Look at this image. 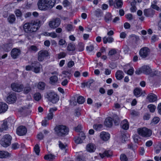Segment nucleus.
<instances>
[{
	"mask_svg": "<svg viewBox=\"0 0 161 161\" xmlns=\"http://www.w3.org/2000/svg\"><path fill=\"white\" fill-rule=\"evenodd\" d=\"M57 110V108L56 107L50 108L49 110V113L48 114L45 119L48 120L52 119L53 116V112L56 111Z\"/></svg>",
	"mask_w": 161,
	"mask_h": 161,
	"instance_id": "obj_18",
	"label": "nucleus"
},
{
	"mask_svg": "<svg viewBox=\"0 0 161 161\" xmlns=\"http://www.w3.org/2000/svg\"><path fill=\"white\" fill-rule=\"evenodd\" d=\"M127 138L125 134H123L122 135V140L123 142H125L127 140Z\"/></svg>",
	"mask_w": 161,
	"mask_h": 161,
	"instance_id": "obj_64",
	"label": "nucleus"
},
{
	"mask_svg": "<svg viewBox=\"0 0 161 161\" xmlns=\"http://www.w3.org/2000/svg\"><path fill=\"white\" fill-rule=\"evenodd\" d=\"M147 108L149 109L150 112L152 113L154 112L156 108V106L153 104L148 105L147 106Z\"/></svg>",
	"mask_w": 161,
	"mask_h": 161,
	"instance_id": "obj_38",
	"label": "nucleus"
},
{
	"mask_svg": "<svg viewBox=\"0 0 161 161\" xmlns=\"http://www.w3.org/2000/svg\"><path fill=\"white\" fill-rule=\"evenodd\" d=\"M87 150L90 152H92L94 151L96 149L95 145L92 143H90L86 146Z\"/></svg>",
	"mask_w": 161,
	"mask_h": 161,
	"instance_id": "obj_27",
	"label": "nucleus"
},
{
	"mask_svg": "<svg viewBox=\"0 0 161 161\" xmlns=\"http://www.w3.org/2000/svg\"><path fill=\"white\" fill-rule=\"evenodd\" d=\"M7 122L6 121H4L3 122L1 126V129H2V131L4 130H6L8 127L7 125Z\"/></svg>",
	"mask_w": 161,
	"mask_h": 161,
	"instance_id": "obj_44",
	"label": "nucleus"
},
{
	"mask_svg": "<svg viewBox=\"0 0 161 161\" xmlns=\"http://www.w3.org/2000/svg\"><path fill=\"white\" fill-rule=\"evenodd\" d=\"M63 4L64 7H66L69 5L70 3L67 0H64L63 2Z\"/></svg>",
	"mask_w": 161,
	"mask_h": 161,
	"instance_id": "obj_63",
	"label": "nucleus"
},
{
	"mask_svg": "<svg viewBox=\"0 0 161 161\" xmlns=\"http://www.w3.org/2000/svg\"><path fill=\"white\" fill-rule=\"evenodd\" d=\"M38 48L35 46L32 45L30 46L28 49L29 51L36 52L38 50Z\"/></svg>",
	"mask_w": 161,
	"mask_h": 161,
	"instance_id": "obj_35",
	"label": "nucleus"
},
{
	"mask_svg": "<svg viewBox=\"0 0 161 161\" xmlns=\"http://www.w3.org/2000/svg\"><path fill=\"white\" fill-rule=\"evenodd\" d=\"M15 20V15L14 14H12L9 15L8 18V22L10 24H13Z\"/></svg>",
	"mask_w": 161,
	"mask_h": 161,
	"instance_id": "obj_34",
	"label": "nucleus"
},
{
	"mask_svg": "<svg viewBox=\"0 0 161 161\" xmlns=\"http://www.w3.org/2000/svg\"><path fill=\"white\" fill-rule=\"evenodd\" d=\"M104 124L108 127H111L113 125V120L112 118L108 117L106 118L104 121Z\"/></svg>",
	"mask_w": 161,
	"mask_h": 161,
	"instance_id": "obj_19",
	"label": "nucleus"
},
{
	"mask_svg": "<svg viewBox=\"0 0 161 161\" xmlns=\"http://www.w3.org/2000/svg\"><path fill=\"white\" fill-rule=\"evenodd\" d=\"M112 19V15L110 13H107L105 16V20L106 22H108Z\"/></svg>",
	"mask_w": 161,
	"mask_h": 161,
	"instance_id": "obj_40",
	"label": "nucleus"
},
{
	"mask_svg": "<svg viewBox=\"0 0 161 161\" xmlns=\"http://www.w3.org/2000/svg\"><path fill=\"white\" fill-rule=\"evenodd\" d=\"M160 73V72L157 70H155L153 73L151 74L150 75L151 77H153L155 75H159Z\"/></svg>",
	"mask_w": 161,
	"mask_h": 161,
	"instance_id": "obj_59",
	"label": "nucleus"
},
{
	"mask_svg": "<svg viewBox=\"0 0 161 161\" xmlns=\"http://www.w3.org/2000/svg\"><path fill=\"white\" fill-rule=\"evenodd\" d=\"M48 52L46 50L39 51L38 54V60L40 61H42L46 57L48 56Z\"/></svg>",
	"mask_w": 161,
	"mask_h": 161,
	"instance_id": "obj_14",
	"label": "nucleus"
},
{
	"mask_svg": "<svg viewBox=\"0 0 161 161\" xmlns=\"http://www.w3.org/2000/svg\"><path fill=\"white\" fill-rule=\"evenodd\" d=\"M58 80V77L55 75L52 76L50 78V82L52 84H54Z\"/></svg>",
	"mask_w": 161,
	"mask_h": 161,
	"instance_id": "obj_30",
	"label": "nucleus"
},
{
	"mask_svg": "<svg viewBox=\"0 0 161 161\" xmlns=\"http://www.w3.org/2000/svg\"><path fill=\"white\" fill-rule=\"evenodd\" d=\"M150 50L147 47L142 48L140 50L139 54L141 57L143 58H146L150 53Z\"/></svg>",
	"mask_w": 161,
	"mask_h": 161,
	"instance_id": "obj_11",
	"label": "nucleus"
},
{
	"mask_svg": "<svg viewBox=\"0 0 161 161\" xmlns=\"http://www.w3.org/2000/svg\"><path fill=\"white\" fill-rule=\"evenodd\" d=\"M59 146L60 148L63 151H64V153H65L67 150L66 147L67 145L66 144L64 145L61 142H59Z\"/></svg>",
	"mask_w": 161,
	"mask_h": 161,
	"instance_id": "obj_33",
	"label": "nucleus"
},
{
	"mask_svg": "<svg viewBox=\"0 0 161 161\" xmlns=\"http://www.w3.org/2000/svg\"><path fill=\"white\" fill-rule=\"evenodd\" d=\"M137 131L139 135L144 137H149L152 134L151 130L146 128H139Z\"/></svg>",
	"mask_w": 161,
	"mask_h": 161,
	"instance_id": "obj_6",
	"label": "nucleus"
},
{
	"mask_svg": "<svg viewBox=\"0 0 161 161\" xmlns=\"http://www.w3.org/2000/svg\"><path fill=\"white\" fill-rule=\"evenodd\" d=\"M20 54V50L19 49L15 48L13 49L11 52V56L14 59L17 58Z\"/></svg>",
	"mask_w": 161,
	"mask_h": 161,
	"instance_id": "obj_13",
	"label": "nucleus"
},
{
	"mask_svg": "<svg viewBox=\"0 0 161 161\" xmlns=\"http://www.w3.org/2000/svg\"><path fill=\"white\" fill-rule=\"evenodd\" d=\"M82 128L81 125H79L75 128V130L77 132H80V131L81 130Z\"/></svg>",
	"mask_w": 161,
	"mask_h": 161,
	"instance_id": "obj_58",
	"label": "nucleus"
},
{
	"mask_svg": "<svg viewBox=\"0 0 161 161\" xmlns=\"http://www.w3.org/2000/svg\"><path fill=\"white\" fill-rule=\"evenodd\" d=\"M19 145L17 143H13L12 145V148L14 149H16L19 148Z\"/></svg>",
	"mask_w": 161,
	"mask_h": 161,
	"instance_id": "obj_56",
	"label": "nucleus"
},
{
	"mask_svg": "<svg viewBox=\"0 0 161 161\" xmlns=\"http://www.w3.org/2000/svg\"><path fill=\"white\" fill-rule=\"evenodd\" d=\"M110 135L108 133L105 131L101 132V140L104 141H107L110 138Z\"/></svg>",
	"mask_w": 161,
	"mask_h": 161,
	"instance_id": "obj_22",
	"label": "nucleus"
},
{
	"mask_svg": "<svg viewBox=\"0 0 161 161\" xmlns=\"http://www.w3.org/2000/svg\"><path fill=\"white\" fill-rule=\"evenodd\" d=\"M120 125L122 128L124 130H127L129 128V123L126 119L124 120L121 122Z\"/></svg>",
	"mask_w": 161,
	"mask_h": 161,
	"instance_id": "obj_23",
	"label": "nucleus"
},
{
	"mask_svg": "<svg viewBox=\"0 0 161 161\" xmlns=\"http://www.w3.org/2000/svg\"><path fill=\"white\" fill-rule=\"evenodd\" d=\"M120 159L121 161H127L128 159L126 156L125 154H121L120 156Z\"/></svg>",
	"mask_w": 161,
	"mask_h": 161,
	"instance_id": "obj_48",
	"label": "nucleus"
},
{
	"mask_svg": "<svg viewBox=\"0 0 161 161\" xmlns=\"http://www.w3.org/2000/svg\"><path fill=\"white\" fill-rule=\"evenodd\" d=\"M123 72L120 70H118L115 73V77L118 80H121L124 77Z\"/></svg>",
	"mask_w": 161,
	"mask_h": 161,
	"instance_id": "obj_24",
	"label": "nucleus"
},
{
	"mask_svg": "<svg viewBox=\"0 0 161 161\" xmlns=\"http://www.w3.org/2000/svg\"><path fill=\"white\" fill-rule=\"evenodd\" d=\"M31 89L30 86H26L24 88V92L25 93H28L31 91Z\"/></svg>",
	"mask_w": 161,
	"mask_h": 161,
	"instance_id": "obj_54",
	"label": "nucleus"
},
{
	"mask_svg": "<svg viewBox=\"0 0 161 161\" xmlns=\"http://www.w3.org/2000/svg\"><path fill=\"white\" fill-rule=\"evenodd\" d=\"M116 4L118 8H121L123 4V2L122 0H116Z\"/></svg>",
	"mask_w": 161,
	"mask_h": 161,
	"instance_id": "obj_49",
	"label": "nucleus"
},
{
	"mask_svg": "<svg viewBox=\"0 0 161 161\" xmlns=\"http://www.w3.org/2000/svg\"><path fill=\"white\" fill-rule=\"evenodd\" d=\"M87 50L89 51H92L94 49V47L93 45H91L89 46H87L86 47Z\"/></svg>",
	"mask_w": 161,
	"mask_h": 161,
	"instance_id": "obj_62",
	"label": "nucleus"
},
{
	"mask_svg": "<svg viewBox=\"0 0 161 161\" xmlns=\"http://www.w3.org/2000/svg\"><path fill=\"white\" fill-rule=\"evenodd\" d=\"M34 98L36 101H39L42 98L41 94L39 92L36 93L34 95Z\"/></svg>",
	"mask_w": 161,
	"mask_h": 161,
	"instance_id": "obj_37",
	"label": "nucleus"
},
{
	"mask_svg": "<svg viewBox=\"0 0 161 161\" xmlns=\"http://www.w3.org/2000/svg\"><path fill=\"white\" fill-rule=\"evenodd\" d=\"M48 100L53 103H56L59 100V97L57 94L54 92H47L45 96Z\"/></svg>",
	"mask_w": 161,
	"mask_h": 161,
	"instance_id": "obj_5",
	"label": "nucleus"
},
{
	"mask_svg": "<svg viewBox=\"0 0 161 161\" xmlns=\"http://www.w3.org/2000/svg\"><path fill=\"white\" fill-rule=\"evenodd\" d=\"M113 120L115 125H118L120 122L119 117L116 114H113Z\"/></svg>",
	"mask_w": 161,
	"mask_h": 161,
	"instance_id": "obj_29",
	"label": "nucleus"
},
{
	"mask_svg": "<svg viewBox=\"0 0 161 161\" xmlns=\"http://www.w3.org/2000/svg\"><path fill=\"white\" fill-rule=\"evenodd\" d=\"M112 156V152L110 150H105L103 153H101V158H103L105 157L108 158Z\"/></svg>",
	"mask_w": 161,
	"mask_h": 161,
	"instance_id": "obj_25",
	"label": "nucleus"
},
{
	"mask_svg": "<svg viewBox=\"0 0 161 161\" xmlns=\"http://www.w3.org/2000/svg\"><path fill=\"white\" fill-rule=\"evenodd\" d=\"M55 156L52 154H49L45 155L44 157V158L45 160H49L50 161H52L55 158Z\"/></svg>",
	"mask_w": 161,
	"mask_h": 161,
	"instance_id": "obj_31",
	"label": "nucleus"
},
{
	"mask_svg": "<svg viewBox=\"0 0 161 161\" xmlns=\"http://www.w3.org/2000/svg\"><path fill=\"white\" fill-rule=\"evenodd\" d=\"M66 29L68 31H71L73 29V26L71 25L68 24L66 26Z\"/></svg>",
	"mask_w": 161,
	"mask_h": 161,
	"instance_id": "obj_57",
	"label": "nucleus"
},
{
	"mask_svg": "<svg viewBox=\"0 0 161 161\" xmlns=\"http://www.w3.org/2000/svg\"><path fill=\"white\" fill-rule=\"evenodd\" d=\"M142 70L143 73L146 75H148L151 73L152 69L148 66L144 65L142 67Z\"/></svg>",
	"mask_w": 161,
	"mask_h": 161,
	"instance_id": "obj_21",
	"label": "nucleus"
},
{
	"mask_svg": "<svg viewBox=\"0 0 161 161\" xmlns=\"http://www.w3.org/2000/svg\"><path fill=\"white\" fill-rule=\"evenodd\" d=\"M74 139L75 142L77 144L82 143L83 140L79 136L75 137Z\"/></svg>",
	"mask_w": 161,
	"mask_h": 161,
	"instance_id": "obj_39",
	"label": "nucleus"
},
{
	"mask_svg": "<svg viewBox=\"0 0 161 161\" xmlns=\"http://www.w3.org/2000/svg\"><path fill=\"white\" fill-rule=\"evenodd\" d=\"M75 45L73 43H70L68 44L67 47V50L68 51H73L75 50Z\"/></svg>",
	"mask_w": 161,
	"mask_h": 161,
	"instance_id": "obj_28",
	"label": "nucleus"
},
{
	"mask_svg": "<svg viewBox=\"0 0 161 161\" xmlns=\"http://www.w3.org/2000/svg\"><path fill=\"white\" fill-rule=\"evenodd\" d=\"M45 86V83L43 82H40L38 83V89L43 90Z\"/></svg>",
	"mask_w": 161,
	"mask_h": 161,
	"instance_id": "obj_41",
	"label": "nucleus"
},
{
	"mask_svg": "<svg viewBox=\"0 0 161 161\" xmlns=\"http://www.w3.org/2000/svg\"><path fill=\"white\" fill-rule=\"evenodd\" d=\"M147 99L151 103L157 100V96L153 94H149L147 97Z\"/></svg>",
	"mask_w": 161,
	"mask_h": 161,
	"instance_id": "obj_17",
	"label": "nucleus"
},
{
	"mask_svg": "<svg viewBox=\"0 0 161 161\" xmlns=\"http://www.w3.org/2000/svg\"><path fill=\"white\" fill-rule=\"evenodd\" d=\"M142 91V90L140 89L136 88L134 90V95L137 97H139L142 95V94H141V92Z\"/></svg>",
	"mask_w": 161,
	"mask_h": 161,
	"instance_id": "obj_32",
	"label": "nucleus"
},
{
	"mask_svg": "<svg viewBox=\"0 0 161 161\" xmlns=\"http://www.w3.org/2000/svg\"><path fill=\"white\" fill-rule=\"evenodd\" d=\"M94 15L97 18L101 16V10L99 8L97 9L94 12Z\"/></svg>",
	"mask_w": 161,
	"mask_h": 161,
	"instance_id": "obj_45",
	"label": "nucleus"
},
{
	"mask_svg": "<svg viewBox=\"0 0 161 161\" xmlns=\"http://www.w3.org/2000/svg\"><path fill=\"white\" fill-rule=\"evenodd\" d=\"M85 101L84 97L82 96H79L77 99V102L79 104H82Z\"/></svg>",
	"mask_w": 161,
	"mask_h": 161,
	"instance_id": "obj_42",
	"label": "nucleus"
},
{
	"mask_svg": "<svg viewBox=\"0 0 161 161\" xmlns=\"http://www.w3.org/2000/svg\"><path fill=\"white\" fill-rule=\"evenodd\" d=\"M133 138L135 142L138 143L139 141H140V138L139 135H135L133 136Z\"/></svg>",
	"mask_w": 161,
	"mask_h": 161,
	"instance_id": "obj_47",
	"label": "nucleus"
},
{
	"mask_svg": "<svg viewBox=\"0 0 161 161\" xmlns=\"http://www.w3.org/2000/svg\"><path fill=\"white\" fill-rule=\"evenodd\" d=\"M126 18L129 20H131L133 19V16L131 14H129L125 15Z\"/></svg>",
	"mask_w": 161,
	"mask_h": 161,
	"instance_id": "obj_61",
	"label": "nucleus"
},
{
	"mask_svg": "<svg viewBox=\"0 0 161 161\" xmlns=\"http://www.w3.org/2000/svg\"><path fill=\"white\" fill-rule=\"evenodd\" d=\"M155 11L151 8L145 9L144 11V14L147 17H152Z\"/></svg>",
	"mask_w": 161,
	"mask_h": 161,
	"instance_id": "obj_16",
	"label": "nucleus"
},
{
	"mask_svg": "<svg viewBox=\"0 0 161 161\" xmlns=\"http://www.w3.org/2000/svg\"><path fill=\"white\" fill-rule=\"evenodd\" d=\"M61 21L59 18L53 19L49 23V25L50 28L55 29L58 27L60 24Z\"/></svg>",
	"mask_w": 161,
	"mask_h": 161,
	"instance_id": "obj_8",
	"label": "nucleus"
},
{
	"mask_svg": "<svg viewBox=\"0 0 161 161\" xmlns=\"http://www.w3.org/2000/svg\"><path fill=\"white\" fill-rule=\"evenodd\" d=\"M27 130L26 128L23 126H20L17 128L16 132L17 134L20 136L25 135L27 132Z\"/></svg>",
	"mask_w": 161,
	"mask_h": 161,
	"instance_id": "obj_12",
	"label": "nucleus"
},
{
	"mask_svg": "<svg viewBox=\"0 0 161 161\" xmlns=\"http://www.w3.org/2000/svg\"><path fill=\"white\" fill-rule=\"evenodd\" d=\"M130 37L133 40H134L136 41H137L139 40V36L135 35H130Z\"/></svg>",
	"mask_w": 161,
	"mask_h": 161,
	"instance_id": "obj_52",
	"label": "nucleus"
},
{
	"mask_svg": "<svg viewBox=\"0 0 161 161\" xmlns=\"http://www.w3.org/2000/svg\"><path fill=\"white\" fill-rule=\"evenodd\" d=\"M79 137L82 138L83 140L85 139L86 137V136L85 133L83 131H80L78 134Z\"/></svg>",
	"mask_w": 161,
	"mask_h": 161,
	"instance_id": "obj_53",
	"label": "nucleus"
},
{
	"mask_svg": "<svg viewBox=\"0 0 161 161\" xmlns=\"http://www.w3.org/2000/svg\"><path fill=\"white\" fill-rule=\"evenodd\" d=\"M54 130L55 134L58 136H62L67 135L69 132V129L63 125H58L56 126Z\"/></svg>",
	"mask_w": 161,
	"mask_h": 161,
	"instance_id": "obj_3",
	"label": "nucleus"
},
{
	"mask_svg": "<svg viewBox=\"0 0 161 161\" xmlns=\"http://www.w3.org/2000/svg\"><path fill=\"white\" fill-rule=\"evenodd\" d=\"M34 152L38 155H39L40 151L39 147L38 144H36L34 148Z\"/></svg>",
	"mask_w": 161,
	"mask_h": 161,
	"instance_id": "obj_43",
	"label": "nucleus"
},
{
	"mask_svg": "<svg viewBox=\"0 0 161 161\" xmlns=\"http://www.w3.org/2000/svg\"><path fill=\"white\" fill-rule=\"evenodd\" d=\"M109 67L112 69H114L117 67L116 64L114 62L111 63L109 65Z\"/></svg>",
	"mask_w": 161,
	"mask_h": 161,
	"instance_id": "obj_60",
	"label": "nucleus"
},
{
	"mask_svg": "<svg viewBox=\"0 0 161 161\" xmlns=\"http://www.w3.org/2000/svg\"><path fill=\"white\" fill-rule=\"evenodd\" d=\"M2 48L5 51L8 52L12 48V44L10 43L3 44L2 46Z\"/></svg>",
	"mask_w": 161,
	"mask_h": 161,
	"instance_id": "obj_26",
	"label": "nucleus"
},
{
	"mask_svg": "<svg viewBox=\"0 0 161 161\" xmlns=\"http://www.w3.org/2000/svg\"><path fill=\"white\" fill-rule=\"evenodd\" d=\"M9 153L4 151H0V158H5L8 156Z\"/></svg>",
	"mask_w": 161,
	"mask_h": 161,
	"instance_id": "obj_36",
	"label": "nucleus"
},
{
	"mask_svg": "<svg viewBox=\"0 0 161 161\" xmlns=\"http://www.w3.org/2000/svg\"><path fill=\"white\" fill-rule=\"evenodd\" d=\"M11 136L9 134L4 135L0 141V144L3 147H6L11 144Z\"/></svg>",
	"mask_w": 161,
	"mask_h": 161,
	"instance_id": "obj_4",
	"label": "nucleus"
},
{
	"mask_svg": "<svg viewBox=\"0 0 161 161\" xmlns=\"http://www.w3.org/2000/svg\"><path fill=\"white\" fill-rule=\"evenodd\" d=\"M16 100L15 93H13L9 94L7 97V102L10 103H14Z\"/></svg>",
	"mask_w": 161,
	"mask_h": 161,
	"instance_id": "obj_15",
	"label": "nucleus"
},
{
	"mask_svg": "<svg viewBox=\"0 0 161 161\" xmlns=\"http://www.w3.org/2000/svg\"><path fill=\"white\" fill-rule=\"evenodd\" d=\"M117 52L115 49H112L109 51L108 56L109 58L112 61H115L119 58V55L117 54Z\"/></svg>",
	"mask_w": 161,
	"mask_h": 161,
	"instance_id": "obj_7",
	"label": "nucleus"
},
{
	"mask_svg": "<svg viewBox=\"0 0 161 161\" xmlns=\"http://www.w3.org/2000/svg\"><path fill=\"white\" fill-rule=\"evenodd\" d=\"M93 128L96 131H100L101 130V124H95L94 125Z\"/></svg>",
	"mask_w": 161,
	"mask_h": 161,
	"instance_id": "obj_46",
	"label": "nucleus"
},
{
	"mask_svg": "<svg viewBox=\"0 0 161 161\" xmlns=\"http://www.w3.org/2000/svg\"><path fill=\"white\" fill-rule=\"evenodd\" d=\"M8 108V105L5 103L0 102V113H4Z\"/></svg>",
	"mask_w": 161,
	"mask_h": 161,
	"instance_id": "obj_20",
	"label": "nucleus"
},
{
	"mask_svg": "<svg viewBox=\"0 0 161 161\" xmlns=\"http://www.w3.org/2000/svg\"><path fill=\"white\" fill-rule=\"evenodd\" d=\"M159 121V118L158 117H154L152 121V123H153L154 124H157Z\"/></svg>",
	"mask_w": 161,
	"mask_h": 161,
	"instance_id": "obj_55",
	"label": "nucleus"
},
{
	"mask_svg": "<svg viewBox=\"0 0 161 161\" xmlns=\"http://www.w3.org/2000/svg\"><path fill=\"white\" fill-rule=\"evenodd\" d=\"M32 67V71L36 73L40 72L42 65L38 62L34 61L31 63Z\"/></svg>",
	"mask_w": 161,
	"mask_h": 161,
	"instance_id": "obj_9",
	"label": "nucleus"
},
{
	"mask_svg": "<svg viewBox=\"0 0 161 161\" xmlns=\"http://www.w3.org/2000/svg\"><path fill=\"white\" fill-rule=\"evenodd\" d=\"M94 80L92 79L89 80L87 82L85 83L84 86H88L89 87L91 86V84L92 83L94 82Z\"/></svg>",
	"mask_w": 161,
	"mask_h": 161,
	"instance_id": "obj_50",
	"label": "nucleus"
},
{
	"mask_svg": "<svg viewBox=\"0 0 161 161\" xmlns=\"http://www.w3.org/2000/svg\"><path fill=\"white\" fill-rule=\"evenodd\" d=\"M56 2V0H39L37 5L39 9L45 11L53 7Z\"/></svg>",
	"mask_w": 161,
	"mask_h": 161,
	"instance_id": "obj_1",
	"label": "nucleus"
},
{
	"mask_svg": "<svg viewBox=\"0 0 161 161\" xmlns=\"http://www.w3.org/2000/svg\"><path fill=\"white\" fill-rule=\"evenodd\" d=\"M66 53L61 52L58 54V57L59 59H60L66 56Z\"/></svg>",
	"mask_w": 161,
	"mask_h": 161,
	"instance_id": "obj_51",
	"label": "nucleus"
},
{
	"mask_svg": "<svg viewBox=\"0 0 161 161\" xmlns=\"http://www.w3.org/2000/svg\"><path fill=\"white\" fill-rule=\"evenodd\" d=\"M11 87L13 91L18 92H21L23 88V85L15 83H12Z\"/></svg>",
	"mask_w": 161,
	"mask_h": 161,
	"instance_id": "obj_10",
	"label": "nucleus"
},
{
	"mask_svg": "<svg viewBox=\"0 0 161 161\" xmlns=\"http://www.w3.org/2000/svg\"><path fill=\"white\" fill-rule=\"evenodd\" d=\"M40 21L37 20L31 23H27L23 26V28L26 32L30 33L35 32L38 29Z\"/></svg>",
	"mask_w": 161,
	"mask_h": 161,
	"instance_id": "obj_2",
	"label": "nucleus"
}]
</instances>
